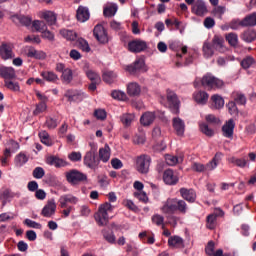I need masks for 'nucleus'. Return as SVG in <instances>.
<instances>
[{"label": "nucleus", "mask_w": 256, "mask_h": 256, "mask_svg": "<svg viewBox=\"0 0 256 256\" xmlns=\"http://www.w3.org/2000/svg\"><path fill=\"white\" fill-rule=\"evenodd\" d=\"M45 125L48 129H57L59 119L57 117H46Z\"/></svg>", "instance_id": "nucleus-43"}, {"label": "nucleus", "mask_w": 256, "mask_h": 256, "mask_svg": "<svg viewBox=\"0 0 256 256\" xmlns=\"http://www.w3.org/2000/svg\"><path fill=\"white\" fill-rule=\"evenodd\" d=\"M77 44H78L79 49H81L85 53H89V51H91V47H89V43L87 42V40H85L83 38H79L77 40Z\"/></svg>", "instance_id": "nucleus-52"}, {"label": "nucleus", "mask_w": 256, "mask_h": 256, "mask_svg": "<svg viewBox=\"0 0 256 256\" xmlns=\"http://www.w3.org/2000/svg\"><path fill=\"white\" fill-rule=\"evenodd\" d=\"M206 223L207 229L213 230L217 225V218L214 214H209L206 218Z\"/></svg>", "instance_id": "nucleus-46"}, {"label": "nucleus", "mask_w": 256, "mask_h": 256, "mask_svg": "<svg viewBox=\"0 0 256 256\" xmlns=\"http://www.w3.org/2000/svg\"><path fill=\"white\" fill-rule=\"evenodd\" d=\"M46 163L48 165H52L56 168H61V167H67L69 165V163H67V161L57 157V156H50L46 159Z\"/></svg>", "instance_id": "nucleus-22"}, {"label": "nucleus", "mask_w": 256, "mask_h": 256, "mask_svg": "<svg viewBox=\"0 0 256 256\" xmlns=\"http://www.w3.org/2000/svg\"><path fill=\"white\" fill-rule=\"evenodd\" d=\"M111 97L113 99H117L118 101H125L127 99V94L120 90H113L111 93Z\"/></svg>", "instance_id": "nucleus-56"}, {"label": "nucleus", "mask_w": 256, "mask_h": 256, "mask_svg": "<svg viewBox=\"0 0 256 256\" xmlns=\"http://www.w3.org/2000/svg\"><path fill=\"white\" fill-rule=\"evenodd\" d=\"M230 29L237 31V29H241L243 27V20L234 19L229 23Z\"/></svg>", "instance_id": "nucleus-61"}, {"label": "nucleus", "mask_w": 256, "mask_h": 256, "mask_svg": "<svg viewBox=\"0 0 256 256\" xmlns=\"http://www.w3.org/2000/svg\"><path fill=\"white\" fill-rule=\"evenodd\" d=\"M194 99L196 103L200 105H205L209 101V94L205 91H199L194 94Z\"/></svg>", "instance_id": "nucleus-33"}, {"label": "nucleus", "mask_w": 256, "mask_h": 256, "mask_svg": "<svg viewBox=\"0 0 256 256\" xmlns=\"http://www.w3.org/2000/svg\"><path fill=\"white\" fill-rule=\"evenodd\" d=\"M117 5L113 4L106 8H104L103 15L104 17H115V14L117 13Z\"/></svg>", "instance_id": "nucleus-41"}, {"label": "nucleus", "mask_w": 256, "mask_h": 256, "mask_svg": "<svg viewBox=\"0 0 256 256\" xmlns=\"http://www.w3.org/2000/svg\"><path fill=\"white\" fill-rule=\"evenodd\" d=\"M24 225H27V227H30L31 229H41L42 225L36 221H33L29 218L24 220Z\"/></svg>", "instance_id": "nucleus-60"}, {"label": "nucleus", "mask_w": 256, "mask_h": 256, "mask_svg": "<svg viewBox=\"0 0 256 256\" xmlns=\"http://www.w3.org/2000/svg\"><path fill=\"white\" fill-rule=\"evenodd\" d=\"M201 85L205 89L211 90V89H221L223 87L224 82L223 80L213 76L211 73H207L204 75L201 79Z\"/></svg>", "instance_id": "nucleus-4"}, {"label": "nucleus", "mask_w": 256, "mask_h": 256, "mask_svg": "<svg viewBox=\"0 0 256 256\" xmlns=\"http://www.w3.org/2000/svg\"><path fill=\"white\" fill-rule=\"evenodd\" d=\"M86 77L91 82H101V76H99V74L93 70L86 71Z\"/></svg>", "instance_id": "nucleus-53"}, {"label": "nucleus", "mask_w": 256, "mask_h": 256, "mask_svg": "<svg viewBox=\"0 0 256 256\" xmlns=\"http://www.w3.org/2000/svg\"><path fill=\"white\" fill-rule=\"evenodd\" d=\"M242 41H245V43H253L256 39V32L255 30H246L241 35Z\"/></svg>", "instance_id": "nucleus-34"}, {"label": "nucleus", "mask_w": 256, "mask_h": 256, "mask_svg": "<svg viewBox=\"0 0 256 256\" xmlns=\"http://www.w3.org/2000/svg\"><path fill=\"white\" fill-rule=\"evenodd\" d=\"M103 237H104L105 241H107V243H110L111 245L115 244V242H116V237H115V234L113 233V231L104 230Z\"/></svg>", "instance_id": "nucleus-51"}, {"label": "nucleus", "mask_w": 256, "mask_h": 256, "mask_svg": "<svg viewBox=\"0 0 256 256\" xmlns=\"http://www.w3.org/2000/svg\"><path fill=\"white\" fill-rule=\"evenodd\" d=\"M223 43H225V40H223V38L219 36H214L212 40V47L216 49V51H219L220 53H225L226 48L223 45Z\"/></svg>", "instance_id": "nucleus-30"}, {"label": "nucleus", "mask_w": 256, "mask_h": 256, "mask_svg": "<svg viewBox=\"0 0 256 256\" xmlns=\"http://www.w3.org/2000/svg\"><path fill=\"white\" fill-rule=\"evenodd\" d=\"M155 117V112H145L140 118V123L144 127H149L155 121Z\"/></svg>", "instance_id": "nucleus-26"}, {"label": "nucleus", "mask_w": 256, "mask_h": 256, "mask_svg": "<svg viewBox=\"0 0 256 256\" xmlns=\"http://www.w3.org/2000/svg\"><path fill=\"white\" fill-rule=\"evenodd\" d=\"M32 176L34 179H43L45 177V169L43 167H36L32 172Z\"/></svg>", "instance_id": "nucleus-59"}, {"label": "nucleus", "mask_w": 256, "mask_h": 256, "mask_svg": "<svg viewBox=\"0 0 256 256\" xmlns=\"http://www.w3.org/2000/svg\"><path fill=\"white\" fill-rule=\"evenodd\" d=\"M214 49L215 48H213V45L211 43L205 42L203 44V48H202L204 57L206 59L211 58V56L214 55V53H215Z\"/></svg>", "instance_id": "nucleus-37"}, {"label": "nucleus", "mask_w": 256, "mask_h": 256, "mask_svg": "<svg viewBox=\"0 0 256 256\" xmlns=\"http://www.w3.org/2000/svg\"><path fill=\"white\" fill-rule=\"evenodd\" d=\"M60 35L67 39V41H75L77 39V33L73 30H61Z\"/></svg>", "instance_id": "nucleus-39"}, {"label": "nucleus", "mask_w": 256, "mask_h": 256, "mask_svg": "<svg viewBox=\"0 0 256 256\" xmlns=\"http://www.w3.org/2000/svg\"><path fill=\"white\" fill-rule=\"evenodd\" d=\"M172 127L178 137L185 135V121H183V119L174 117L172 119Z\"/></svg>", "instance_id": "nucleus-12"}, {"label": "nucleus", "mask_w": 256, "mask_h": 256, "mask_svg": "<svg viewBox=\"0 0 256 256\" xmlns=\"http://www.w3.org/2000/svg\"><path fill=\"white\" fill-rule=\"evenodd\" d=\"M41 77L48 83H57L59 81V76L53 71H43L41 72Z\"/></svg>", "instance_id": "nucleus-32"}, {"label": "nucleus", "mask_w": 256, "mask_h": 256, "mask_svg": "<svg viewBox=\"0 0 256 256\" xmlns=\"http://www.w3.org/2000/svg\"><path fill=\"white\" fill-rule=\"evenodd\" d=\"M200 131L207 137H213V135H215V132L213 131V129L209 128V125H207V123L200 124Z\"/></svg>", "instance_id": "nucleus-55"}, {"label": "nucleus", "mask_w": 256, "mask_h": 256, "mask_svg": "<svg viewBox=\"0 0 256 256\" xmlns=\"http://www.w3.org/2000/svg\"><path fill=\"white\" fill-rule=\"evenodd\" d=\"M191 169H192V171H195L196 173H203L204 171H212L207 168V164L203 165L199 162L192 163Z\"/></svg>", "instance_id": "nucleus-47"}, {"label": "nucleus", "mask_w": 256, "mask_h": 256, "mask_svg": "<svg viewBox=\"0 0 256 256\" xmlns=\"http://www.w3.org/2000/svg\"><path fill=\"white\" fill-rule=\"evenodd\" d=\"M168 247L170 249H183L185 241L178 235L170 236L168 238Z\"/></svg>", "instance_id": "nucleus-15"}, {"label": "nucleus", "mask_w": 256, "mask_h": 256, "mask_svg": "<svg viewBox=\"0 0 256 256\" xmlns=\"http://www.w3.org/2000/svg\"><path fill=\"white\" fill-rule=\"evenodd\" d=\"M147 50V42L141 39H134L128 42V51L130 53H143Z\"/></svg>", "instance_id": "nucleus-9"}, {"label": "nucleus", "mask_w": 256, "mask_h": 256, "mask_svg": "<svg viewBox=\"0 0 256 256\" xmlns=\"http://www.w3.org/2000/svg\"><path fill=\"white\" fill-rule=\"evenodd\" d=\"M211 101H212V109H223L225 107V100L223 97H221L218 94H214L211 96Z\"/></svg>", "instance_id": "nucleus-27"}, {"label": "nucleus", "mask_w": 256, "mask_h": 256, "mask_svg": "<svg viewBox=\"0 0 256 256\" xmlns=\"http://www.w3.org/2000/svg\"><path fill=\"white\" fill-rule=\"evenodd\" d=\"M0 57L7 61V59H13V46L11 44L2 43L0 46Z\"/></svg>", "instance_id": "nucleus-17"}, {"label": "nucleus", "mask_w": 256, "mask_h": 256, "mask_svg": "<svg viewBox=\"0 0 256 256\" xmlns=\"http://www.w3.org/2000/svg\"><path fill=\"white\" fill-rule=\"evenodd\" d=\"M179 193L184 199V201H187L188 203H195L197 200V192L193 189H187V188H180Z\"/></svg>", "instance_id": "nucleus-13"}, {"label": "nucleus", "mask_w": 256, "mask_h": 256, "mask_svg": "<svg viewBox=\"0 0 256 256\" xmlns=\"http://www.w3.org/2000/svg\"><path fill=\"white\" fill-rule=\"evenodd\" d=\"M79 199L71 194H66L60 197L59 203L61 209H67V203H71L72 205H76Z\"/></svg>", "instance_id": "nucleus-20"}, {"label": "nucleus", "mask_w": 256, "mask_h": 256, "mask_svg": "<svg viewBox=\"0 0 256 256\" xmlns=\"http://www.w3.org/2000/svg\"><path fill=\"white\" fill-rule=\"evenodd\" d=\"M93 35L99 43H102L103 45H105V43H109V36L107 35V30H105L103 25H96L93 30Z\"/></svg>", "instance_id": "nucleus-10"}, {"label": "nucleus", "mask_w": 256, "mask_h": 256, "mask_svg": "<svg viewBox=\"0 0 256 256\" xmlns=\"http://www.w3.org/2000/svg\"><path fill=\"white\" fill-rule=\"evenodd\" d=\"M166 99L171 113H173V115H179L181 101H179V97L177 96V94L173 90L167 89Z\"/></svg>", "instance_id": "nucleus-6"}, {"label": "nucleus", "mask_w": 256, "mask_h": 256, "mask_svg": "<svg viewBox=\"0 0 256 256\" xmlns=\"http://www.w3.org/2000/svg\"><path fill=\"white\" fill-rule=\"evenodd\" d=\"M228 163H232L235 167H240V169H245L249 165V161L246 158H237L235 156L228 159Z\"/></svg>", "instance_id": "nucleus-29"}, {"label": "nucleus", "mask_w": 256, "mask_h": 256, "mask_svg": "<svg viewBox=\"0 0 256 256\" xmlns=\"http://www.w3.org/2000/svg\"><path fill=\"white\" fill-rule=\"evenodd\" d=\"M94 116L100 121H105L107 119V112L104 109H97L94 112Z\"/></svg>", "instance_id": "nucleus-63"}, {"label": "nucleus", "mask_w": 256, "mask_h": 256, "mask_svg": "<svg viewBox=\"0 0 256 256\" xmlns=\"http://www.w3.org/2000/svg\"><path fill=\"white\" fill-rule=\"evenodd\" d=\"M133 119H135L133 114H123L120 116V121L124 127H129L133 123Z\"/></svg>", "instance_id": "nucleus-42"}, {"label": "nucleus", "mask_w": 256, "mask_h": 256, "mask_svg": "<svg viewBox=\"0 0 256 256\" xmlns=\"http://www.w3.org/2000/svg\"><path fill=\"white\" fill-rule=\"evenodd\" d=\"M226 41H228L229 45L235 47L239 43V37L236 33H229L226 35Z\"/></svg>", "instance_id": "nucleus-54"}, {"label": "nucleus", "mask_w": 256, "mask_h": 256, "mask_svg": "<svg viewBox=\"0 0 256 256\" xmlns=\"http://www.w3.org/2000/svg\"><path fill=\"white\" fill-rule=\"evenodd\" d=\"M89 9L84 6H79L76 12V19L80 23H85V21H89Z\"/></svg>", "instance_id": "nucleus-21"}, {"label": "nucleus", "mask_w": 256, "mask_h": 256, "mask_svg": "<svg viewBox=\"0 0 256 256\" xmlns=\"http://www.w3.org/2000/svg\"><path fill=\"white\" fill-rule=\"evenodd\" d=\"M164 222H165V218L163 216L159 214L152 216V223H154V225H157V227H161L162 225V229H165V225H163Z\"/></svg>", "instance_id": "nucleus-57"}, {"label": "nucleus", "mask_w": 256, "mask_h": 256, "mask_svg": "<svg viewBox=\"0 0 256 256\" xmlns=\"http://www.w3.org/2000/svg\"><path fill=\"white\" fill-rule=\"evenodd\" d=\"M66 181L70 183V185H79L81 183H87V174L77 170L72 169L65 173Z\"/></svg>", "instance_id": "nucleus-5"}, {"label": "nucleus", "mask_w": 256, "mask_h": 256, "mask_svg": "<svg viewBox=\"0 0 256 256\" xmlns=\"http://www.w3.org/2000/svg\"><path fill=\"white\" fill-rule=\"evenodd\" d=\"M55 211H57V204H55V200H49L47 204L43 207L41 215L47 218L53 217Z\"/></svg>", "instance_id": "nucleus-16"}, {"label": "nucleus", "mask_w": 256, "mask_h": 256, "mask_svg": "<svg viewBox=\"0 0 256 256\" xmlns=\"http://www.w3.org/2000/svg\"><path fill=\"white\" fill-rule=\"evenodd\" d=\"M223 159V153L222 152H217L213 159L207 163V169L213 171L214 169H217V165L221 163V160Z\"/></svg>", "instance_id": "nucleus-31"}, {"label": "nucleus", "mask_w": 256, "mask_h": 256, "mask_svg": "<svg viewBox=\"0 0 256 256\" xmlns=\"http://www.w3.org/2000/svg\"><path fill=\"white\" fill-rule=\"evenodd\" d=\"M234 101L237 105H245V103H247V98L243 94L237 93L234 97Z\"/></svg>", "instance_id": "nucleus-64"}, {"label": "nucleus", "mask_w": 256, "mask_h": 256, "mask_svg": "<svg viewBox=\"0 0 256 256\" xmlns=\"http://www.w3.org/2000/svg\"><path fill=\"white\" fill-rule=\"evenodd\" d=\"M12 21L16 25L20 24V25H23L24 27H29L33 20L30 17H27V16L14 15V16H12Z\"/></svg>", "instance_id": "nucleus-25"}, {"label": "nucleus", "mask_w": 256, "mask_h": 256, "mask_svg": "<svg viewBox=\"0 0 256 256\" xmlns=\"http://www.w3.org/2000/svg\"><path fill=\"white\" fill-rule=\"evenodd\" d=\"M0 77L5 79V81H9L15 79L17 75L15 74V69L13 67L2 66L0 67Z\"/></svg>", "instance_id": "nucleus-18"}, {"label": "nucleus", "mask_w": 256, "mask_h": 256, "mask_svg": "<svg viewBox=\"0 0 256 256\" xmlns=\"http://www.w3.org/2000/svg\"><path fill=\"white\" fill-rule=\"evenodd\" d=\"M61 81L65 85H69L71 81H73V70L71 68H67L61 75Z\"/></svg>", "instance_id": "nucleus-35"}, {"label": "nucleus", "mask_w": 256, "mask_h": 256, "mask_svg": "<svg viewBox=\"0 0 256 256\" xmlns=\"http://www.w3.org/2000/svg\"><path fill=\"white\" fill-rule=\"evenodd\" d=\"M188 209L189 207L187 206V202H185L184 200H179L177 198L167 199L162 207L163 213H166L168 215H173V213H175L176 211H178L182 215H185Z\"/></svg>", "instance_id": "nucleus-1"}, {"label": "nucleus", "mask_w": 256, "mask_h": 256, "mask_svg": "<svg viewBox=\"0 0 256 256\" xmlns=\"http://www.w3.org/2000/svg\"><path fill=\"white\" fill-rule=\"evenodd\" d=\"M4 86L6 87V89H9L10 91H14V92L21 91L19 82H13L11 80H4Z\"/></svg>", "instance_id": "nucleus-38"}, {"label": "nucleus", "mask_w": 256, "mask_h": 256, "mask_svg": "<svg viewBox=\"0 0 256 256\" xmlns=\"http://www.w3.org/2000/svg\"><path fill=\"white\" fill-rule=\"evenodd\" d=\"M252 65H255V59L251 56H248L241 61V67L243 69H249Z\"/></svg>", "instance_id": "nucleus-58"}, {"label": "nucleus", "mask_w": 256, "mask_h": 256, "mask_svg": "<svg viewBox=\"0 0 256 256\" xmlns=\"http://www.w3.org/2000/svg\"><path fill=\"white\" fill-rule=\"evenodd\" d=\"M227 8L225 6H216L212 10V15L217 19H223V15H225V11Z\"/></svg>", "instance_id": "nucleus-45"}, {"label": "nucleus", "mask_w": 256, "mask_h": 256, "mask_svg": "<svg viewBox=\"0 0 256 256\" xmlns=\"http://www.w3.org/2000/svg\"><path fill=\"white\" fill-rule=\"evenodd\" d=\"M115 79H117V74H115V72L113 71L104 72L103 81L105 83L111 84L113 83V81H115Z\"/></svg>", "instance_id": "nucleus-49"}, {"label": "nucleus", "mask_w": 256, "mask_h": 256, "mask_svg": "<svg viewBox=\"0 0 256 256\" xmlns=\"http://www.w3.org/2000/svg\"><path fill=\"white\" fill-rule=\"evenodd\" d=\"M80 96L81 94L75 90H67L65 93V97H67L69 103H73V101L79 99Z\"/></svg>", "instance_id": "nucleus-48"}, {"label": "nucleus", "mask_w": 256, "mask_h": 256, "mask_svg": "<svg viewBox=\"0 0 256 256\" xmlns=\"http://www.w3.org/2000/svg\"><path fill=\"white\" fill-rule=\"evenodd\" d=\"M149 167H151V156L142 154L136 158V171L141 175H147L149 173Z\"/></svg>", "instance_id": "nucleus-7"}, {"label": "nucleus", "mask_w": 256, "mask_h": 256, "mask_svg": "<svg viewBox=\"0 0 256 256\" xmlns=\"http://www.w3.org/2000/svg\"><path fill=\"white\" fill-rule=\"evenodd\" d=\"M243 27H256V12H252L246 15L242 19Z\"/></svg>", "instance_id": "nucleus-28"}, {"label": "nucleus", "mask_w": 256, "mask_h": 256, "mask_svg": "<svg viewBox=\"0 0 256 256\" xmlns=\"http://www.w3.org/2000/svg\"><path fill=\"white\" fill-rule=\"evenodd\" d=\"M126 71L130 73V75H137V73H145L147 72V67L145 66V60L143 58H139L135 60V62L126 67Z\"/></svg>", "instance_id": "nucleus-8"}, {"label": "nucleus", "mask_w": 256, "mask_h": 256, "mask_svg": "<svg viewBox=\"0 0 256 256\" xmlns=\"http://www.w3.org/2000/svg\"><path fill=\"white\" fill-rule=\"evenodd\" d=\"M32 27L38 31L39 33L44 32L47 29V24H45V22L40 21V20H35L32 23Z\"/></svg>", "instance_id": "nucleus-50"}, {"label": "nucleus", "mask_w": 256, "mask_h": 256, "mask_svg": "<svg viewBox=\"0 0 256 256\" xmlns=\"http://www.w3.org/2000/svg\"><path fill=\"white\" fill-rule=\"evenodd\" d=\"M127 94L129 97H139L141 95V86L137 82H131L127 85Z\"/></svg>", "instance_id": "nucleus-23"}, {"label": "nucleus", "mask_w": 256, "mask_h": 256, "mask_svg": "<svg viewBox=\"0 0 256 256\" xmlns=\"http://www.w3.org/2000/svg\"><path fill=\"white\" fill-rule=\"evenodd\" d=\"M43 17L45 21H47L48 25H55V23H57V15L51 11L44 13Z\"/></svg>", "instance_id": "nucleus-44"}, {"label": "nucleus", "mask_w": 256, "mask_h": 256, "mask_svg": "<svg viewBox=\"0 0 256 256\" xmlns=\"http://www.w3.org/2000/svg\"><path fill=\"white\" fill-rule=\"evenodd\" d=\"M99 161H102V163H108L109 159H111V148L108 144H105L103 148L99 149Z\"/></svg>", "instance_id": "nucleus-24"}, {"label": "nucleus", "mask_w": 256, "mask_h": 256, "mask_svg": "<svg viewBox=\"0 0 256 256\" xmlns=\"http://www.w3.org/2000/svg\"><path fill=\"white\" fill-rule=\"evenodd\" d=\"M47 110V104L45 102H40L36 105V109L33 111V115H40V113H44Z\"/></svg>", "instance_id": "nucleus-62"}, {"label": "nucleus", "mask_w": 256, "mask_h": 256, "mask_svg": "<svg viewBox=\"0 0 256 256\" xmlns=\"http://www.w3.org/2000/svg\"><path fill=\"white\" fill-rule=\"evenodd\" d=\"M112 210L113 206L109 202H105L99 206L98 212L94 214V218L100 227H105L109 223V211Z\"/></svg>", "instance_id": "nucleus-2"}, {"label": "nucleus", "mask_w": 256, "mask_h": 256, "mask_svg": "<svg viewBox=\"0 0 256 256\" xmlns=\"http://www.w3.org/2000/svg\"><path fill=\"white\" fill-rule=\"evenodd\" d=\"M28 161L29 157L23 152H20L18 155H16L14 159L16 167H23V165H25Z\"/></svg>", "instance_id": "nucleus-36"}, {"label": "nucleus", "mask_w": 256, "mask_h": 256, "mask_svg": "<svg viewBox=\"0 0 256 256\" xmlns=\"http://www.w3.org/2000/svg\"><path fill=\"white\" fill-rule=\"evenodd\" d=\"M191 11L194 15H197L198 17H204V15H207V13L209 12L205 0H196L191 7Z\"/></svg>", "instance_id": "nucleus-11"}, {"label": "nucleus", "mask_w": 256, "mask_h": 256, "mask_svg": "<svg viewBox=\"0 0 256 256\" xmlns=\"http://www.w3.org/2000/svg\"><path fill=\"white\" fill-rule=\"evenodd\" d=\"M163 181L166 185H177L179 183V177L175 175L172 169H167L163 173Z\"/></svg>", "instance_id": "nucleus-14"}, {"label": "nucleus", "mask_w": 256, "mask_h": 256, "mask_svg": "<svg viewBox=\"0 0 256 256\" xmlns=\"http://www.w3.org/2000/svg\"><path fill=\"white\" fill-rule=\"evenodd\" d=\"M39 138L41 143H43L47 147H51V145H53V142L51 141V138H49V133L47 131L39 132Z\"/></svg>", "instance_id": "nucleus-40"}, {"label": "nucleus", "mask_w": 256, "mask_h": 256, "mask_svg": "<svg viewBox=\"0 0 256 256\" xmlns=\"http://www.w3.org/2000/svg\"><path fill=\"white\" fill-rule=\"evenodd\" d=\"M233 131H235V122L233 119H230L222 126L223 136L231 139L233 137Z\"/></svg>", "instance_id": "nucleus-19"}, {"label": "nucleus", "mask_w": 256, "mask_h": 256, "mask_svg": "<svg viewBox=\"0 0 256 256\" xmlns=\"http://www.w3.org/2000/svg\"><path fill=\"white\" fill-rule=\"evenodd\" d=\"M99 157H97V147L93 146L84 156V165L92 171L99 169Z\"/></svg>", "instance_id": "nucleus-3"}]
</instances>
